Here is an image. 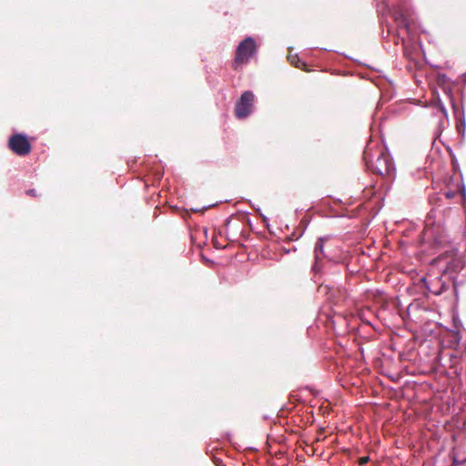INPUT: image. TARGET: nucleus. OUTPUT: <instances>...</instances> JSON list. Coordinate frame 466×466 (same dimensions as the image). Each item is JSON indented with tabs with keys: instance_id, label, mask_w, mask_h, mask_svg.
I'll return each mask as SVG.
<instances>
[{
	"instance_id": "3",
	"label": "nucleus",
	"mask_w": 466,
	"mask_h": 466,
	"mask_svg": "<svg viewBox=\"0 0 466 466\" xmlns=\"http://www.w3.org/2000/svg\"><path fill=\"white\" fill-rule=\"evenodd\" d=\"M390 14L399 28L408 29L410 25V19L411 15V10L405 1L392 5L390 8Z\"/></svg>"
},
{
	"instance_id": "8",
	"label": "nucleus",
	"mask_w": 466,
	"mask_h": 466,
	"mask_svg": "<svg viewBox=\"0 0 466 466\" xmlns=\"http://www.w3.org/2000/svg\"><path fill=\"white\" fill-rule=\"evenodd\" d=\"M370 461V458L368 456H365V457H361L359 459V464L360 466H363L365 465L366 463H368Z\"/></svg>"
},
{
	"instance_id": "4",
	"label": "nucleus",
	"mask_w": 466,
	"mask_h": 466,
	"mask_svg": "<svg viewBox=\"0 0 466 466\" xmlns=\"http://www.w3.org/2000/svg\"><path fill=\"white\" fill-rule=\"evenodd\" d=\"M8 147L15 154L20 157L27 156L32 149L27 137L20 133L15 134L9 137Z\"/></svg>"
},
{
	"instance_id": "11",
	"label": "nucleus",
	"mask_w": 466,
	"mask_h": 466,
	"mask_svg": "<svg viewBox=\"0 0 466 466\" xmlns=\"http://www.w3.org/2000/svg\"><path fill=\"white\" fill-rule=\"evenodd\" d=\"M440 110L446 116L447 115V111H446V108L444 107V106L442 104H440Z\"/></svg>"
},
{
	"instance_id": "5",
	"label": "nucleus",
	"mask_w": 466,
	"mask_h": 466,
	"mask_svg": "<svg viewBox=\"0 0 466 466\" xmlns=\"http://www.w3.org/2000/svg\"><path fill=\"white\" fill-rule=\"evenodd\" d=\"M254 95L251 91H245L235 106V115L238 119L248 116L252 112Z\"/></svg>"
},
{
	"instance_id": "9",
	"label": "nucleus",
	"mask_w": 466,
	"mask_h": 466,
	"mask_svg": "<svg viewBox=\"0 0 466 466\" xmlns=\"http://www.w3.org/2000/svg\"><path fill=\"white\" fill-rule=\"evenodd\" d=\"M26 195L30 196V197H37V193H36V190L34 189V188H31V189H28L26 190Z\"/></svg>"
},
{
	"instance_id": "7",
	"label": "nucleus",
	"mask_w": 466,
	"mask_h": 466,
	"mask_svg": "<svg viewBox=\"0 0 466 466\" xmlns=\"http://www.w3.org/2000/svg\"><path fill=\"white\" fill-rule=\"evenodd\" d=\"M314 253H315V263L312 267V271L317 273L319 271V262L321 260L322 257L324 256V238H319L317 240V242L315 244Z\"/></svg>"
},
{
	"instance_id": "10",
	"label": "nucleus",
	"mask_w": 466,
	"mask_h": 466,
	"mask_svg": "<svg viewBox=\"0 0 466 466\" xmlns=\"http://www.w3.org/2000/svg\"><path fill=\"white\" fill-rule=\"evenodd\" d=\"M445 196L447 198H453L454 193L451 191H447V192H445Z\"/></svg>"
},
{
	"instance_id": "1",
	"label": "nucleus",
	"mask_w": 466,
	"mask_h": 466,
	"mask_svg": "<svg viewBox=\"0 0 466 466\" xmlns=\"http://www.w3.org/2000/svg\"><path fill=\"white\" fill-rule=\"evenodd\" d=\"M363 158L369 169L380 176H392L395 171L394 164L390 155L382 147L376 149L366 148Z\"/></svg>"
},
{
	"instance_id": "6",
	"label": "nucleus",
	"mask_w": 466,
	"mask_h": 466,
	"mask_svg": "<svg viewBox=\"0 0 466 466\" xmlns=\"http://www.w3.org/2000/svg\"><path fill=\"white\" fill-rule=\"evenodd\" d=\"M446 261V272L456 273L459 272L463 268V260L459 255H451V257H447Z\"/></svg>"
},
{
	"instance_id": "2",
	"label": "nucleus",
	"mask_w": 466,
	"mask_h": 466,
	"mask_svg": "<svg viewBox=\"0 0 466 466\" xmlns=\"http://www.w3.org/2000/svg\"><path fill=\"white\" fill-rule=\"evenodd\" d=\"M257 46L252 37H246L237 47L234 62L236 65H243L249 61L255 55Z\"/></svg>"
}]
</instances>
